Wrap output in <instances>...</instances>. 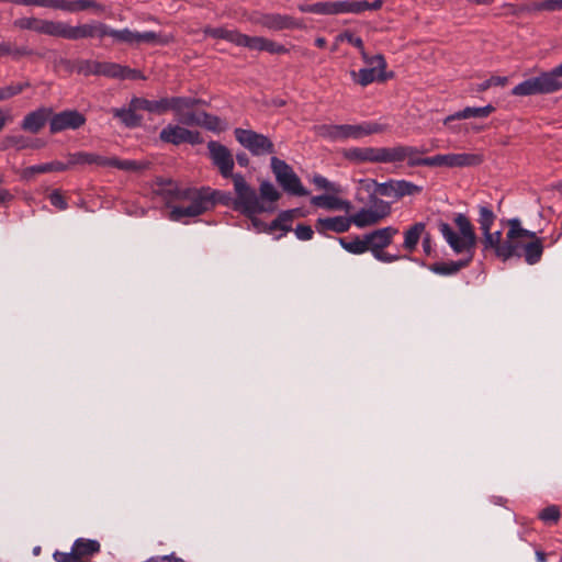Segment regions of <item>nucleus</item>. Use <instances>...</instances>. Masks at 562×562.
<instances>
[{"mask_svg": "<svg viewBox=\"0 0 562 562\" xmlns=\"http://www.w3.org/2000/svg\"><path fill=\"white\" fill-rule=\"evenodd\" d=\"M364 63L369 66L368 68H373L378 72H384V69L386 68V63L383 57V55H374L369 56L366 52H362L361 54Z\"/></svg>", "mask_w": 562, "mask_h": 562, "instance_id": "nucleus-50", "label": "nucleus"}, {"mask_svg": "<svg viewBox=\"0 0 562 562\" xmlns=\"http://www.w3.org/2000/svg\"><path fill=\"white\" fill-rule=\"evenodd\" d=\"M49 202H50L52 205H54L58 210L63 211V210L67 209V202H66L64 195L60 192H58V191H54L49 195Z\"/></svg>", "mask_w": 562, "mask_h": 562, "instance_id": "nucleus-58", "label": "nucleus"}, {"mask_svg": "<svg viewBox=\"0 0 562 562\" xmlns=\"http://www.w3.org/2000/svg\"><path fill=\"white\" fill-rule=\"evenodd\" d=\"M271 169L277 182L286 193L296 196H306L308 194V191L303 187L300 178L293 171L292 167L284 160L272 157Z\"/></svg>", "mask_w": 562, "mask_h": 562, "instance_id": "nucleus-10", "label": "nucleus"}, {"mask_svg": "<svg viewBox=\"0 0 562 562\" xmlns=\"http://www.w3.org/2000/svg\"><path fill=\"white\" fill-rule=\"evenodd\" d=\"M106 24L93 21L80 25H69L59 21L58 37L77 41L81 38L105 37Z\"/></svg>", "mask_w": 562, "mask_h": 562, "instance_id": "nucleus-12", "label": "nucleus"}, {"mask_svg": "<svg viewBox=\"0 0 562 562\" xmlns=\"http://www.w3.org/2000/svg\"><path fill=\"white\" fill-rule=\"evenodd\" d=\"M533 8L539 11H562V0H541Z\"/></svg>", "mask_w": 562, "mask_h": 562, "instance_id": "nucleus-53", "label": "nucleus"}, {"mask_svg": "<svg viewBox=\"0 0 562 562\" xmlns=\"http://www.w3.org/2000/svg\"><path fill=\"white\" fill-rule=\"evenodd\" d=\"M560 77H562V64L549 72H543L538 77H532L518 83L512 90V94L527 97L557 92L562 89Z\"/></svg>", "mask_w": 562, "mask_h": 562, "instance_id": "nucleus-7", "label": "nucleus"}, {"mask_svg": "<svg viewBox=\"0 0 562 562\" xmlns=\"http://www.w3.org/2000/svg\"><path fill=\"white\" fill-rule=\"evenodd\" d=\"M122 79H144V76L139 70L124 66Z\"/></svg>", "mask_w": 562, "mask_h": 562, "instance_id": "nucleus-61", "label": "nucleus"}, {"mask_svg": "<svg viewBox=\"0 0 562 562\" xmlns=\"http://www.w3.org/2000/svg\"><path fill=\"white\" fill-rule=\"evenodd\" d=\"M29 139L30 137H26L24 135H7L0 145V149L5 150L9 148H15L16 150H23L29 148Z\"/></svg>", "mask_w": 562, "mask_h": 562, "instance_id": "nucleus-41", "label": "nucleus"}, {"mask_svg": "<svg viewBox=\"0 0 562 562\" xmlns=\"http://www.w3.org/2000/svg\"><path fill=\"white\" fill-rule=\"evenodd\" d=\"M488 80H490L491 87H493V86L504 87L508 81L507 77H499V76H493Z\"/></svg>", "mask_w": 562, "mask_h": 562, "instance_id": "nucleus-64", "label": "nucleus"}, {"mask_svg": "<svg viewBox=\"0 0 562 562\" xmlns=\"http://www.w3.org/2000/svg\"><path fill=\"white\" fill-rule=\"evenodd\" d=\"M311 203L317 207L327 210H338L342 205V201L334 195L322 194L311 199Z\"/></svg>", "mask_w": 562, "mask_h": 562, "instance_id": "nucleus-42", "label": "nucleus"}, {"mask_svg": "<svg viewBox=\"0 0 562 562\" xmlns=\"http://www.w3.org/2000/svg\"><path fill=\"white\" fill-rule=\"evenodd\" d=\"M64 0H40V7L50 8L63 11Z\"/></svg>", "mask_w": 562, "mask_h": 562, "instance_id": "nucleus-62", "label": "nucleus"}, {"mask_svg": "<svg viewBox=\"0 0 562 562\" xmlns=\"http://www.w3.org/2000/svg\"><path fill=\"white\" fill-rule=\"evenodd\" d=\"M533 236H520L517 239V254L514 257H524L525 261L530 265H537L540 262L543 255V240L538 237L535 232L531 231Z\"/></svg>", "mask_w": 562, "mask_h": 562, "instance_id": "nucleus-15", "label": "nucleus"}, {"mask_svg": "<svg viewBox=\"0 0 562 562\" xmlns=\"http://www.w3.org/2000/svg\"><path fill=\"white\" fill-rule=\"evenodd\" d=\"M104 5L95 0H64L63 11L69 13H77L81 11H92L100 14L104 12Z\"/></svg>", "mask_w": 562, "mask_h": 562, "instance_id": "nucleus-26", "label": "nucleus"}, {"mask_svg": "<svg viewBox=\"0 0 562 562\" xmlns=\"http://www.w3.org/2000/svg\"><path fill=\"white\" fill-rule=\"evenodd\" d=\"M383 5V0H375L369 2L366 0H337V1H323L312 4L302 3L297 9L303 13H314L319 15H336L342 13L360 14L366 10H380Z\"/></svg>", "mask_w": 562, "mask_h": 562, "instance_id": "nucleus-6", "label": "nucleus"}, {"mask_svg": "<svg viewBox=\"0 0 562 562\" xmlns=\"http://www.w3.org/2000/svg\"><path fill=\"white\" fill-rule=\"evenodd\" d=\"M67 169H68V165H66L61 161H52V162L26 167L22 172V178L29 180L38 173L61 172Z\"/></svg>", "mask_w": 562, "mask_h": 562, "instance_id": "nucleus-29", "label": "nucleus"}, {"mask_svg": "<svg viewBox=\"0 0 562 562\" xmlns=\"http://www.w3.org/2000/svg\"><path fill=\"white\" fill-rule=\"evenodd\" d=\"M351 226V221L347 216L338 215L333 217H319L315 222V229L322 235H327V232L337 234L346 233Z\"/></svg>", "mask_w": 562, "mask_h": 562, "instance_id": "nucleus-23", "label": "nucleus"}, {"mask_svg": "<svg viewBox=\"0 0 562 562\" xmlns=\"http://www.w3.org/2000/svg\"><path fill=\"white\" fill-rule=\"evenodd\" d=\"M142 43L165 45L168 43V38L153 31H147L143 33L136 32L135 44Z\"/></svg>", "mask_w": 562, "mask_h": 562, "instance_id": "nucleus-45", "label": "nucleus"}, {"mask_svg": "<svg viewBox=\"0 0 562 562\" xmlns=\"http://www.w3.org/2000/svg\"><path fill=\"white\" fill-rule=\"evenodd\" d=\"M239 33L237 30H229L225 27H211L204 29V34L213 38H222L237 45Z\"/></svg>", "mask_w": 562, "mask_h": 562, "instance_id": "nucleus-33", "label": "nucleus"}, {"mask_svg": "<svg viewBox=\"0 0 562 562\" xmlns=\"http://www.w3.org/2000/svg\"><path fill=\"white\" fill-rule=\"evenodd\" d=\"M344 157L353 164H380V147H350Z\"/></svg>", "mask_w": 562, "mask_h": 562, "instance_id": "nucleus-24", "label": "nucleus"}, {"mask_svg": "<svg viewBox=\"0 0 562 562\" xmlns=\"http://www.w3.org/2000/svg\"><path fill=\"white\" fill-rule=\"evenodd\" d=\"M207 150L210 159L213 165L218 169L223 178H232L234 169V157L232 151L223 144L216 140H210L207 143Z\"/></svg>", "mask_w": 562, "mask_h": 562, "instance_id": "nucleus-13", "label": "nucleus"}, {"mask_svg": "<svg viewBox=\"0 0 562 562\" xmlns=\"http://www.w3.org/2000/svg\"><path fill=\"white\" fill-rule=\"evenodd\" d=\"M454 223L459 229L457 233L448 223L440 222L438 229L445 240L456 254H465L468 257L458 261L435 262L429 266V270L440 276H452L461 269L468 267L473 260L474 250L477 244V236L473 224L462 213L454 217Z\"/></svg>", "mask_w": 562, "mask_h": 562, "instance_id": "nucleus-2", "label": "nucleus"}, {"mask_svg": "<svg viewBox=\"0 0 562 562\" xmlns=\"http://www.w3.org/2000/svg\"><path fill=\"white\" fill-rule=\"evenodd\" d=\"M495 108L493 105H486L482 108H472L468 106L461 111H458L449 116H447L443 121L446 126H450V123L456 120H468L472 117H487Z\"/></svg>", "mask_w": 562, "mask_h": 562, "instance_id": "nucleus-25", "label": "nucleus"}, {"mask_svg": "<svg viewBox=\"0 0 562 562\" xmlns=\"http://www.w3.org/2000/svg\"><path fill=\"white\" fill-rule=\"evenodd\" d=\"M30 87L29 81L11 83L7 87L0 88V101L8 100L14 95L20 94L24 89Z\"/></svg>", "mask_w": 562, "mask_h": 562, "instance_id": "nucleus-47", "label": "nucleus"}, {"mask_svg": "<svg viewBox=\"0 0 562 562\" xmlns=\"http://www.w3.org/2000/svg\"><path fill=\"white\" fill-rule=\"evenodd\" d=\"M251 22L271 31L303 29L302 21L280 13H260L255 15Z\"/></svg>", "mask_w": 562, "mask_h": 562, "instance_id": "nucleus-16", "label": "nucleus"}, {"mask_svg": "<svg viewBox=\"0 0 562 562\" xmlns=\"http://www.w3.org/2000/svg\"><path fill=\"white\" fill-rule=\"evenodd\" d=\"M312 182L318 189L325 190L327 192H331V193H340L341 192V188L339 184L329 181L327 178H325L322 175H314L312 178Z\"/></svg>", "mask_w": 562, "mask_h": 562, "instance_id": "nucleus-48", "label": "nucleus"}, {"mask_svg": "<svg viewBox=\"0 0 562 562\" xmlns=\"http://www.w3.org/2000/svg\"><path fill=\"white\" fill-rule=\"evenodd\" d=\"M395 183H396L395 179H391L386 182H378L376 180H373L374 193L382 195V196H386V198L397 199Z\"/></svg>", "mask_w": 562, "mask_h": 562, "instance_id": "nucleus-44", "label": "nucleus"}, {"mask_svg": "<svg viewBox=\"0 0 562 562\" xmlns=\"http://www.w3.org/2000/svg\"><path fill=\"white\" fill-rule=\"evenodd\" d=\"M176 99L183 100V103L173 106L172 112L177 121L182 126H198L200 120V111L194 110L199 104H205V101L191 97H176Z\"/></svg>", "mask_w": 562, "mask_h": 562, "instance_id": "nucleus-19", "label": "nucleus"}, {"mask_svg": "<svg viewBox=\"0 0 562 562\" xmlns=\"http://www.w3.org/2000/svg\"><path fill=\"white\" fill-rule=\"evenodd\" d=\"M53 558L56 562H78L72 549L70 552L55 551Z\"/></svg>", "mask_w": 562, "mask_h": 562, "instance_id": "nucleus-60", "label": "nucleus"}, {"mask_svg": "<svg viewBox=\"0 0 562 562\" xmlns=\"http://www.w3.org/2000/svg\"><path fill=\"white\" fill-rule=\"evenodd\" d=\"M14 26L21 30H31L40 34L58 37L59 21L21 18L14 21Z\"/></svg>", "mask_w": 562, "mask_h": 562, "instance_id": "nucleus-21", "label": "nucleus"}, {"mask_svg": "<svg viewBox=\"0 0 562 562\" xmlns=\"http://www.w3.org/2000/svg\"><path fill=\"white\" fill-rule=\"evenodd\" d=\"M105 36L112 37L117 43L135 44L136 31L130 29L115 30L106 24Z\"/></svg>", "mask_w": 562, "mask_h": 562, "instance_id": "nucleus-40", "label": "nucleus"}, {"mask_svg": "<svg viewBox=\"0 0 562 562\" xmlns=\"http://www.w3.org/2000/svg\"><path fill=\"white\" fill-rule=\"evenodd\" d=\"M299 210H288L281 212L270 225V231L281 229L283 232L291 231V223L296 216Z\"/></svg>", "mask_w": 562, "mask_h": 562, "instance_id": "nucleus-39", "label": "nucleus"}, {"mask_svg": "<svg viewBox=\"0 0 562 562\" xmlns=\"http://www.w3.org/2000/svg\"><path fill=\"white\" fill-rule=\"evenodd\" d=\"M560 508L555 505L547 506L539 513V519L544 522L557 524L560 519Z\"/></svg>", "mask_w": 562, "mask_h": 562, "instance_id": "nucleus-51", "label": "nucleus"}, {"mask_svg": "<svg viewBox=\"0 0 562 562\" xmlns=\"http://www.w3.org/2000/svg\"><path fill=\"white\" fill-rule=\"evenodd\" d=\"M403 148L408 149L405 153L404 160H407V166L409 167H418V166H427L428 167V157L422 158L420 155L426 153V149L418 148L414 146L403 145Z\"/></svg>", "mask_w": 562, "mask_h": 562, "instance_id": "nucleus-36", "label": "nucleus"}, {"mask_svg": "<svg viewBox=\"0 0 562 562\" xmlns=\"http://www.w3.org/2000/svg\"><path fill=\"white\" fill-rule=\"evenodd\" d=\"M482 162V157L477 154H439L428 157V167H470Z\"/></svg>", "mask_w": 562, "mask_h": 562, "instance_id": "nucleus-17", "label": "nucleus"}, {"mask_svg": "<svg viewBox=\"0 0 562 562\" xmlns=\"http://www.w3.org/2000/svg\"><path fill=\"white\" fill-rule=\"evenodd\" d=\"M86 116L77 110H64L53 113L49 120V131L57 134L66 130H78L86 124Z\"/></svg>", "mask_w": 562, "mask_h": 562, "instance_id": "nucleus-18", "label": "nucleus"}, {"mask_svg": "<svg viewBox=\"0 0 562 562\" xmlns=\"http://www.w3.org/2000/svg\"><path fill=\"white\" fill-rule=\"evenodd\" d=\"M266 52L270 54L282 55L286 54L289 49L284 45L267 38Z\"/></svg>", "mask_w": 562, "mask_h": 562, "instance_id": "nucleus-59", "label": "nucleus"}, {"mask_svg": "<svg viewBox=\"0 0 562 562\" xmlns=\"http://www.w3.org/2000/svg\"><path fill=\"white\" fill-rule=\"evenodd\" d=\"M68 169L76 165H97L100 167H113L120 170L136 171L140 166L135 160L119 159L116 157H104L93 153L78 151L68 155Z\"/></svg>", "mask_w": 562, "mask_h": 562, "instance_id": "nucleus-9", "label": "nucleus"}, {"mask_svg": "<svg viewBox=\"0 0 562 562\" xmlns=\"http://www.w3.org/2000/svg\"><path fill=\"white\" fill-rule=\"evenodd\" d=\"M339 245L348 252L352 255H362L368 251L366 236H355L351 240L340 237L338 238Z\"/></svg>", "mask_w": 562, "mask_h": 562, "instance_id": "nucleus-32", "label": "nucleus"}, {"mask_svg": "<svg viewBox=\"0 0 562 562\" xmlns=\"http://www.w3.org/2000/svg\"><path fill=\"white\" fill-rule=\"evenodd\" d=\"M387 130V125L378 122H362L360 124H322L315 126L318 136L330 142H344L349 138L360 139L372 134H380Z\"/></svg>", "mask_w": 562, "mask_h": 562, "instance_id": "nucleus-5", "label": "nucleus"}, {"mask_svg": "<svg viewBox=\"0 0 562 562\" xmlns=\"http://www.w3.org/2000/svg\"><path fill=\"white\" fill-rule=\"evenodd\" d=\"M234 184L236 198L233 201V209L241 213L252 216L266 211V207L260 203L256 190L247 183L241 173H235L231 178Z\"/></svg>", "mask_w": 562, "mask_h": 562, "instance_id": "nucleus-8", "label": "nucleus"}, {"mask_svg": "<svg viewBox=\"0 0 562 562\" xmlns=\"http://www.w3.org/2000/svg\"><path fill=\"white\" fill-rule=\"evenodd\" d=\"M72 550L78 562H88L83 559L100 552V543L97 540L79 538L75 540Z\"/></svg>", "mask_w": 562, "mask_h": 562, "instance_id": "nucleus-27", "label": "nucleus"}, {"mask_svg": "<svg viewBox=\"0 0 562 562\" xmlns=\"http://www.w3.org/2000/svg\"><path fill=\"white\" fill-rule=\"evenodd\" d=\"M338 40H340V41L346 40L349 44H351L355 47L359 48L361 54H362V52H366L364 47H363V41L360 37L355 36L350 32H345V33L340 34L338 36Z\"/></svg>", "mask_w": 562, "mask_h": 562, "instance_id": "nucleus-57", "label": "nucleus"}, {"mask_svg": "<svg viewBox=\"0 0 562 562\" xmlns=\"http://www.w3.org/2000/svg\"><path fill=\"white\" fill-rule=\"evenodd\" d=\"M234 135L236 140L254 156L273 154L276 151L273 143L267 136L251 130L237 127L234 131Z\"/></svg>", "mask_w": 562, "mask_h": 562, "instance_id": "nucleus-11", "label": "nucleus"}, {"mask_svg": "<svg viewBox=\"0 0 562 562\" xmlns=\"http://www.w3.org/2000/svg\"><path fill=\"white\" fill-rule=\"evenodd\" d=\"M162 191L168 204L180 203L171 206L169 218L175 222H179L183 217L199 216L214 207L215 204L233 206L234 201L229 192L210 188H184L173 182H169Z\"/></svg>", "mask_w": 562, "mask_h": 562, "instance_id": "nucleus-1", "label": "nucleus"}, {"mask_svg": "<svg viewBox=\"0 0 562 562\" xmlns=\"http://www.w3.org/2000/svg\"><path fill=\"white\" fill-rule=\"evenodd\" d=\"M372 207L371 211L378 216V221L380 222L382 218L390 214L391 207L390 204L381 199H372Z\"/></svg>", "mask_w": 562, "mask_h": 562, "instance_id": "nucleus-52", "label": "nucleus"}, {"mask_svg": "<svg viewBox=\"0 0 562 562\" xmlns=\"http://www.w3.org/2000/svg\"><path fill=\"white\" fill-rule=\"evenodd\" d=\"M98 61H92V60H79L78 61V65H77V71L79 74H82L85 76H90V75H94L97 76V65Z\"/></svg>", "mask_w": 562, "mask_h": 562, "instance_id": "nucleus-54", "label": "nucleus"}, {"mask_svg": "<svg viewBox=\"0 0 562 562\" xmlns=\"http://www.w3.org/2000/svg\"><path fill=\"white\" fill-rule=\"evenodd\" d=\"M406 150L401 144L393 147H380V164L402 162Z\"/></svg>", "mask_w": 562, "mask_h": 562, "instance_id": "nucleus-31", "label": "nucleus"}, {"mask_svg": "<svg viewBox=\"0 0 562 562\" xmlns=\"http://www.w3.org/2000/svg\"><path fill=\"white\" fill-rule=\"evenodd\" d=\"M425 229H426V225L423 222H417V223L413 224L412 226H409L404 232L403 248L405 250H407L408 252H413L416 249L420 238L425 234Z\"/></svg>", "mask_w": 562, "mask_h": 562, "instance_id": "nucleus-28", "label": "nucleus"}, {"mask_svg": "<svg viewBox=\"0 0 562 562\" xmlns=\"http://www.w3.org/2000/svg\"><path fill=\"white\" fill-rule=\"evenodd\" d=\"M97 67V76H104L108 78L122 79L123 77V67L120 64L111 63V61H99L95 65Z\"/></svg>", "mask_w": 562, "mask_h": 562, "instance_id": "nucleus-34", "label": "nucleus"}, {"mask_svg": "<svg viewBox=\"0 0 562 562\" xmlns=\"http://www.w3.org/2000/svg\"><path fill=\"white\" fill-rule=\"evenodd\" d=\"M508 226L506 239L503 240L502 231L492 232V228L482 232V251L484 256L493 252L502 261H507L517 254V239L520 236H533L531 231L521 226V221L518 217L508 218L503 221Z\"/></svg>", "mask_w": 562, "mask_h": 562, "instance_id": "nucleus-3", "label": "nucleus"}, {"mask_svg": "<svg viewBox=\"0 0 562 562\" xmlns=\"http://www.w3.org/2000/svg\"><path fill=\"white\" fill-rule=\"evenodd\" d=\"M159 139L164 143L179 146L181 144L198 145L202 143L198 131H191L182 125L168 124L159 133Z\"/></svg>", "mask_w": 562, "mask_h": 562, "instance_id": "nucleus-14", "label": "nucleus"}, {"mask_svg": "<svg viewBox=\"0 0 562 562\" xmlns=\"http://www.w3.org/2000/svg\"><path fill=\"white\" fill-rule=\"evenodd\" d=\"M294 233L296 238L303 241L311 240L314 235L312 227L304 224H299L294 229Z\"/></svg>", "mask_w": 562, "mask_h": 562, "instance_id": "nucleus-56", "label": "nucleus"}, {"mask_svg": "<svg viewBox=\"0 0 562 562\" xmlns=\"http://www.w3.org/2000/svg\"><path fill=\"white\" fill-rule=\"evenodd\" d=\"M157 562H183L182 559L176 557L173 553L162 557H153Z\"/></svg>", "mask_w": 562, "mask_h": 562, "instance_id": "nucleus-63", "label": "nucleus"}, {"mask_svg": "<svg viewBox=\"0 0 562 562\" xmlns=\"http://www.w3.org/2000/svg\"><path fill=\"white\" fill-rule=\"evenodd\" d=\"M351 224H355L357 227L363 228L367 226H371L378 224V216L370 209H361L359 212L349 217Z\"/></svg>", "mask_w": 562, "mask_h": 562, "instance_id": "nucleus-38", "label": "nucleus"}, {"mask_svg": "<svg viewBox=\"0 0 562 562\" xmlns=\"http://www.w3.org/2000/svg\"><path fill=\"white\" fill-rule=\"evenodd\" d=\"M236 46L246 47L251 50L266 52L267 38L262 36H249L239 33Z\"/></svg>", "mask_w": 562, "mask_h": 562, "instance_id": "nucleus-35", "label": "nucleus"}, {"mask_svg": "<svg viewBox=\"0 0 562 562\" xmlns=\"http://www.w3.org/2000/svg\"><path fill=\"white\" fill-rule=\"evenodd\" d=\"M372 256L378 261H381V262H384V263L395 262V261H397V260H400L402 258L411 259L409 256L393 255V254L385 252L384 250L376 251Z\"/></svg>", "mask_w": 562, "mask_h": 562, "instance_id": "nucleus-55", "label": "nucleus"}, {"mask_svg": "<svg viewBox=\"0 0 562 562\" xmlns=\"http://www.w3.org/2000/svg\"><path fill=\"white\" fill-rule=\"evenodd\" d=\"M53 114V109L47 106H41L35 111L27 113L21 122V128L36 134L38 133L50 120Z\"/></svg>", "mask_w": 562, "mask_h": 562, "instance_id": "nucleus-22", "label": "nucleus"}, {"mask_svg": "<svg viewBox=\"0 0 562 562\" xmlns=\"http://www.w3.org/2000/svg\"><path fill=\"white\" fill-rule=\"evenodd\" d=\"M198 126L204 127L212 132H221L225 127L222 125L220 117L212 115L205 111H200V120Z\"/></svg>", "mask_w": 562, "mask_h": 562, "instance_id": "nucleus-43", "label": "nucleus"}, {"mask_svg": "<svg viewBox=\"0 0 562 562\" xmlns=\"http://www.w3.org/2000/svg\"><path fill=\"white\" fill-rule=\"evenodd\" d=\"M260 198L263 201L277 202L281 198V193L274 188V186L268 181H263L260 184Z\"/></svg>", "mask_w": 562, "mask_h": 562, "instance_id": "nucleus-49", "label": "nucleus"}, {"mask_svg": "<svg viewBox=\"0 0 562 562\" xmlns=\"http://www.w3.org/2000/svg\"><path fill=\"white\" fill-rule=\"evenodd\" d=\"M479 217L477 223L480 225V229L484 232L485 229L492 228L495 223L496 214L492 210L491 205L484 203L477 205Z\"/></svg>", "mask_w": 562, "mask_h": 562, "instance_id": "nucleus-37", "label": "nucleus"}, {"mask_svg": "<svg viewBox=\"0 0 562 562\" xmlns=\"http://www.w3.org/2000/svg\"><path fill=\"white\" fill-rule=\"evenodd\" d=\"M181 103H183V100L176 99V97L161 98L159 100L133 97L127 108H113L111 112L124 126L128 128H136L143 123V116L138 114L139 111L162 115L168 111H172L173 106Z\"/></svg>", "mask_w": 562, "mask_h": 562, "instance_id": "nucleus-4", "label": "nucleus"}, {"mask_svg": "<svg viewBox=\"0 0 562 562\" xmlns=\"http://www.w3.org/2000/svg\"><path fill=\"white\" fill-rule=\"evenodd\" d=\"M353 79L361 85L362 87H367L368 85L372 83L373 81H385L389 76L385 72H378L373 68H362L357 74L356 71L351 72ZM392 75H390L391 77Z\"/></svg>", "mask_w": 562, "mask_h": 562, "instance_id": "nucleus-30", "label": "nucleus"}, {"mask_svg": "<svg viewBox=\"0 0 562 562\" xmlns=\"http://www.w3.org/2000/svg\"><path fill=\"white\" fill-rule=\"evenodd\" d=\"M396 193L397 199H402L407 195H415L422 192L423 188L419 186L414 184L411 181L407 180H396Z\"/></svg>", "mask_w": 562, "mask_h": 562, "instance_id": "nucleus-46", "label": "nucleus"}, {"mask_svg": "<svg viewBox=\"0 0 562 562\" xmlns=\"http://www.w3.org/2000/svg\"><path fill=\"white\" fill-rule=\"evenodd\" d=\"M398 234V229L393 226H386L374 229L364 234L367 240L368 251L375 254L376 251L384 250L393 243V238Z\"/></svg>", "mask_w": 562, "mask_h": 562, "instance_id": "nucleus-20", "label": "nucleus"}]
</instances>
